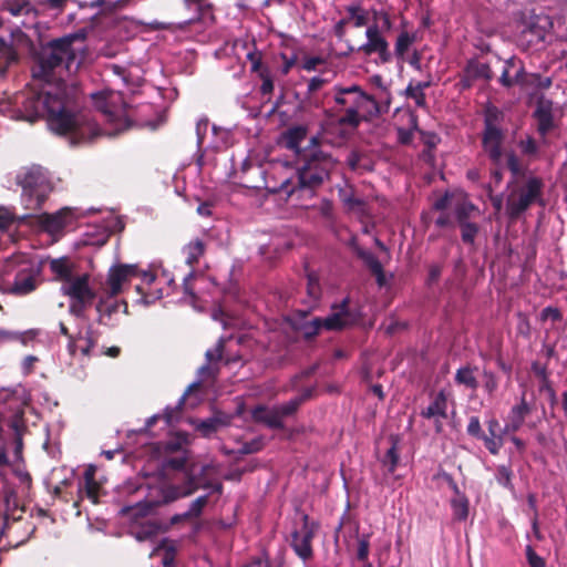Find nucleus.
<instances>
[{"mask_svg":"<svg viewBox=\"0 0 567 567\" xmlns=\"http://www.w3.org/2000/svg\"><path fill=\"white\" fill-rule=\"evenodd\" d=\"M83 41L84 34L76 32L42 44L32 74L45 83L40 90H28L14 97L17 118L33 123L45 116L49 128L71 145L90 143L102 135L91 115L80 110L78 87L61 79L83 50Z\"/></svg>","mask_w":567,"mask_h":567,"instance_id":"obj_1","label":"nucleus"},{"mask_svg":"<svg viewBox=\"0 0 567 567\" xmlns=\"http://www.w3.org/2000/svg\"><path fill=\"white\" fill-rule=\"evenodd\" d=\"M331 99L333 104L328 113L334 117V122L339 126L351 130L358 128L362 122H369L388 111V105L383 109L372 95L357 84L333 86Z\"/></svg>","mask_w":567,"mask_h":567,"instance_id":"obj_2","label":"nucleus"},{"mask_svg":"<svg viewBox=\"0 0 567 567\" xmlns=\"http://www.w3.org/2000/svg\"><path fill=\"white\" fill-rule=\"evenodd\" d=\"M336 166L333 157L321 150L315 148L303 154L297 167L296 176L284 181L281 192L297 199L311 198L330 176Z\"/></svg>","mask_w":567,"mask_h":567,"instance_id":"obj_3","label":"nucleus"},{"mask_svg":"<svg viewBox=\"0 0 567 567\" xmlns=\"http://www.w3.org/2000/svg\"><path fill=\"white\" fill-rule=\"evenodd\" d=\"M14 181L22 188V203L29 210L39 209L52 190L48 173L40 165L21 167L17 172Z\"/></svg>","mask_w":567,"mask_h":567,"instance_id":"obj_4","label":"nucleus"},{"mask_svg":"<svg viewBox=\"0 0 567 567\" xmlns=\"http://www.w3.org/2000/svg\"><path fill=\"white\" fill-rule=\"evenodd\" d=\"M506 198V213L512 219H517L533 204L544 205V182L537 176H527L523 182L509 181Z\"/></svg>","mask_w":567,"mask_h":567,"instance_id":"obj_5","label":"nucleus"},{"mask_svg":"<svg viewBox=\"0 0 567 567\" xmlns=\"http://www.w3.org/2000/svg\"><path fill=\"white\" fill-rule=\"evenodd\" d=\"M93 104L105 117V120L114 125V132L109 135L117 134L130 127L131 121L127 113V104L123 101L120 92L101 91L91 94Z\"/></svg>","mask_w":567,"mask_h":567,"instance_id":"obj_6","label":"nucleus"},{"mask_svg":"<svg viewBox=\"0 0 567 567\" xmlns=\"http://www.w3.org/2000/svg\"><path fill=\"white\" fill-rule=\"evenodd\" d=\"M225 340L220 338L213 349H208L205 353L206 363L198 369L197 382L190 384L187 391L181 396L175 408H166L163 416L168 425L177 421L179 411L184 405L185 399L190 390L198 386L202 382L215 379L219 372L218 362L223 359Z\"/></svg>","mask_w":567,"mask_h":567,"instance_id":"obj_7","label":"nucleus"},{"mask_svg":"<svg viewBox=\"0 0 567 567\" xmlns=\"http://www.w3.org/2000/svg\"><path fill=\"white\" fill-rule=\"evenodd\" d=\"M4 290L17 296H24L35 290L37 270L30 266H21L14 272L13 278H10L7 271V277L3 279Z\"/></svg>","mask_w":567,"mask_h":567,"instance_id":"obj_8","label":"nucleus"},{"mask_svg":"<svg viewBox=\"0 0 567 567\" xmlns=\"http://www.w3.org/2000/svg\"><path fill=\"white\" fill-rule=\"evenodd\" d=\"M547 17H530L519 25L518 41L522 45L530 47L543 42L547 33Z\"/></svg>","mask_w":567,"mask_h":567,"instance_id":"obj_9","label":"nucleus"},{"mask_svg":"<svg viewBox=\"0 0 567 567\" xmlns=\"http://www.w3.org/2000/svg\"><path fill=\"white\" fill-rule=\"evenodd\" d=\"M367 42L358 48V51L363 52L365 55L378 53L379 59L382 63H388L392 59V54L389 50V43L385 38L381 34L377 24L368 27L365 31Z\"/></svg>","mask_w":567,"mask_h":567,"instance_id":"obj_10","label":"nucleus"},{"mask_svg":"<svg viewBox=\"0 0 567 567\" xmlns=\"http://www.w3.org/2000/svg\"><path fill=\"white\" fill-rule=\"evenodd\" d=\"M90 275H76L68 284H63L61 290L63 295L69 296L71 300H80L83 302H93L95 291L89 285Z\"/></svg>","mask_w":567,"mask_h":567,"instance_id":"obj_11","label":"nucleus"},{"mask_svg":"<svg viewBox=\"0 0 567 567\" xmlns=\"http://www.w3.org/2000/svg\"><path fill=\"white\" fill-rule=\"evenodd\" d=\"M25 40V34L19 29L11 32L9 41L0 37V74H3L9 65L18 60V54L13 49V44H21Z\"/></svg>","mask_w":567,"mask_h":567,"instance_id":"obj_12","label":"nucleus"},{"mask_svg":"<svg viewBox=\"0 0 567 567\" xmlns=\"http://www.w3.org/2000/svg\"><path fill=\"white\" fill-rule=\"evenodd\" d=\"M78 217L74 209L64 207L55 214H44L41 216L43 228L50 234H59L64 227L70 225Z\"/></svg>","mask_w":567,"mask_h":567,"instance_id":"obj_13","label":"nucleus"},{"mask_svg":"<svg viewBox=\"0 0 567 567\" xmlns=\"http://www.w3.org/2000/svg\"><path fill=\"white\" fill-rule=\"evenodd\" d=\"M136 267L133 265H118L112 267L107 276V289L106 293L110 297H114L122 291V286L134 276Z\"/></svg>","mask_w":567,"mask_h":567,"instance_id":"obj_14","label":"nucleus"},{"mask_svg":"<svg viewBox=\"0 0 567 567\" xmlns=\"http://www.w3.org/2000/svg\"><path fill=\"white\" fill-rule=\"evenodd\" d=\"M504 140V133L501 128H489L484 131L483 134V147L491 161L498 166L502 162L503 152L502 143Z\"/></svg>","mask_w":567,"mask_h":567,"instance_id":"obj_15","label":"nucleus"},{"mask_svg":"<svg viewBox=\"0 0 567 567\" xmlns=\"http://www.w3.org/2000/svg\"><path fill=\"white\" fill-rule=\"evenodd\" d=\"M534 116L537 120V131L545 140L548 132L555 127L553 116V102L550 100L540 99L537 102Z\"/></svg>","mask_w":567,"mask_h":567,"instance_id":"obj_16","label":"nucleus"},{"mask_svg":"<svg viewBox=\"0 0 567 567\" xmlns=\"http://www.w3.org/2000/svg\"><path fill=\"white\" fill-rule=\"evenodd\" d=\"M198 489L195 473H185V481L182 485H171L164 489L163 497L165 503L174 502L181 497H186Z\"/></svg>","mask_w":567,"mask_h":567,"instance_id":"obj_17","label":"nucleus"},{"mask_svg":"<svg viewBox=\"0 0 567 567\" xmlns=\"http://www.w3.org/2000/svg\"><path fill=\"white\" fill-rule=\"evenodd\" d=\"M447 399L444 391H440L433 399V401L421 411V416L424 419H435L436 431L441 432L442 424L440 419H446L447 413Z\"/></svg>","mask_w":567,"mask_h":567,"instance_id":"obj_18","label":"nucleus"},{"mask_svg":"<svg viewBox=\"0 0 567 567\" xmlns=\"http://www.w3.org/2000/svg\"><path fill=\"white\" fill-rule=\"evenodd\" d=\"M251 416L256 422L264 423L269 429L282 430L285 427V423L276 406L258 405L252 409Z\"/></svg>","mask_w":567,"mask_h":567,"instance_id":"obj_19","label":"nucleus"},{"mask_svg":"<svg viewBox=\"0 0 567 567\" xmlns=\"http://www.w3.org/2000/svg\"><path fill=\"white\" fill-rule=\"evenodd\" d=\"M312 532L308 528L307 523L303 524L301 529L292 533L291 545L299 557L308 559L312 555L311 539Z\"/></svg>","mask_w":567,"mask_h":567,"instance_id":"obj_20","label":"nucleus"},{"mask_svg":"<svg viewBox=\"0 0 567 567\" xmlns=\"http://www.w3.org/2000/svg\"><path fill=\"white\" fill-rule=\"evenodd\" d=\"M338 195L341 203L349 212L359 216L367 215V203L362 198L357 197L352 188H339Z\"/></svg>","mask_w":567,"mask_h":567,"instance_id":"obj_21","label":"nucleus"},{"mask_svg":"<svg viewBox=\"0 0 567 567\" xmlns=\"http://www.w3.org/2000/svg\"><path fill=\"white\" fill-rule=\"evenodd\" d=\"M313 392H315V388H307L302 391V393L300 395L289 400L288 402L282 403L280 405H276L281 420L284 421L285 417L293 415L298 411V409L300 408V405L302 403H305L307 400L312 398Z\"/></svg>","mask_w":567,"mask_h":567,"instance_id":"obj_22","label":"nucleus"},{"mask_svg":"<svg viewBox=\"0 0 567 567\" xmlns=\"http://www.w3.org/2000/svg\"><path fill=\"white\" fill-rule=\"evenodd\" d=\"M348 299L339 306V310L322 319V326L327 330H340L347 326Z\"/></svg>","mask_w":567,"mask_h":567,"instance_id":"obj_23","label":"nucleus"},{"mask_svg":"<svg viewBox=\"0 0 567 567\" xmlns=\"http://www.w3.org/2000/svg\"><path fill=\"white\" fill-rule=\"evenodd\" d=\"M50 270L54 274L55 279L63 281V284H68L75 277V275H73L71 264L66 258L51 260Z\"/></svg>","mask_w":567,"mask_h":567,"instance_id":"obj_24","label":"nucleus"},{"mask_svg":"<svg viewBox=\"0 0 567 567\" xmlns=\"http://www.w3.org/2000/svg\"><path fill=\"white\" fill-rule=\"evenodd\" d=\"M13 400L17 401V406H25L30 402V395L22 386L0 390V403L6 404Z\"/></svg>","mask_w":567,"mask_h":567,"instance_id":"obj_25","label":"nucleus"},{"mask_svg":"<svg viewBox=\"0 0 567 567\" xmlns=\"http://www.w3.org/2000/svg\"><path fill=\"white\" fill-rule=\"evenodd\" d=\"M212 472H216V468L213 464H206L202 466L199 473L195 474L196 483L198 484V488L203 487L220 494L223 492V484L219 482L213 483L210 481L209 475Z\"/></svg>","mask_w":567,"mask_h":567,"instance_id":"obj_26","label":"nucleus"},{"mask_svg":"<svg viewBox=\"0 0 567 567\" xmlns=\"http://www.w3.org/2000/svg\"><path fill=\"white\" fill-rule=\"evenodd\" d=\"M347 164L351 171L357 173L369 172L373 168L372 163L368 156L357 151L349 153L347 156Z\"/></svg>","mask_w":567,"mask_h":567,"instance_id":"obj_27","label":"nucleus"},{"mask_svg":"<svg viewBox=\"0 0 567 567\" xmlns=\"http://www.w3.org/2000/svg\"><path fill=\"white\" fill-rule=\"evenodd\" d=\"M475 369L470 365H464L457 369L454 381L458 385H464L467 389L476 390L478 386L477 379L474 374Z\"/></svg>","mask_w":567,"mask_h":567,"instance_id":"obj_28","label":"nucleus"},{"mask_svg":"<svg viewBox=\"0 0 567 567\" xmlns=\"http://www.w3.org/2000/svg\"><path fill=\"white\" fill-rule=\"evenodd\" d=\"M306 290H307V298H308L307 299L308 307H309V309H312L318 305V302L321 298V293H322L321 286L319 284L318 277L316 275L309 274L307 276Z\"/></svg>","mask_w":567,"mask_h":567,"instance_id":"obj_29","label":"nucleus"},{"mask_svg":"<svg viewBox=\"0 0 567 567\" xmlns=\"http://www.w3.org/2000/svg\"><path fill=\"white\" fill-rule=\"evenodd\" d=\"M227 424L228 419L226 416H213L200 421L196 429L202 433L203 436L208 437L213 433L217 432L219 427Z\"/></svg>","mask_w":567,"mask_h":567,"instance_id":"obj_30","label":"nucleus"},{"mask_svg":"<svg viewBox=\"0 0 567 567\" xmlns=\"http://www.w3.org/2000/svg\"><path fill=\"white\" fill-rule=\"evenodd\" d=\"M162 529V525L155 520H148L140 526L138 529L132 532L136 540L145 542L153 539L158 535Z\"/></svg>","mask_w":567,"mask_h":567,"instance_id":"obj_31","label":"nucleus"},{"mask_svg":"<svg viewBox=\"0 0 567 567\" xmlns=\"http://www.w3.org/2000/svg\"><path fill=\"white\" fill-rule=\"evenodd\" d=\"M8 426L13 435H24L28 432V426L24 420V406H17L13 415L8 420Z\"/></svg>","mask_w":567,"mask_h":567,"instance_id":"obj_32","label":"nucleus"},{"mask_svg":"<svg viewBox=\"0 0 567 567\" xmlns=\"http://www.w3.org/2000/svg\"><path fill=\"white\" fill-rule=\"evenodd\" d=\"M186 256V264L193 266L198 262L205 251V245L200 239H196L186 245L183 249Z\"/></svg>","mask_w":567,"mask_h":567,"instance_id":"obj_33","label":"nucleus"},{"mask_svg":"<svg viewBox=\"0 0 567 567\" xmlns=\"http://www.w3.org/2000/svg\"><path fill=\"white\" fill-rule=\"evenodd\" d=\"M514 473L507 465H498L495 470V480L504 488L514 493L515 487L513 484Z\"/></svg>","mask_w":567,"mask_h":567,"instance_id":"obj_34","label":"nucleus"},{"mask_svg":"<svg viewBox=\"0 0 567 567\" xmlns=\"http://www.w3.org/2000/svg\"><path fill=\"white\" fill-rule=\"evenodd\" d=\"M399 452H398V439L391 436V446L386 451L384 457L382 458V464L388 468L389 473H393L399 463Z\"/></svg>","mask_w":567,"mask_h":567,"instance_id":"obj_35","label":"nucleus"},{"mask_svg":"<svg viewBox=\"0 0 567 567\" xmlns=\"http://www.w3.org/2000/svg\"><path fill=\"white\" fill-rule=\"evenodd\" d=\"M453 516L457 520H465L468 516V501L464 495H458L451 501Z\"/></svg>","mask_w":567,"mask_h":567,"instance_id":"obj_36","label":"nucleus"},{"mask_svg":"<svg viewBox=\"0 0 567 567\" xmlns=\"http://www.w3.org/2000/svg\"><path fill=\"white\" fill-rule=\"evenodd\" d=\"M530 411H532V408L526 402L525 395L523 394L520 402L518 404H515L511 409V411L508 413V417L524 424L525 419L527 415H529Z\"/></svg>","mask_w":567,"mask_h":567,"instance_id":"obj_37","label":"nucleus"},{"mask_svg":"<svg viewBox=\"0 0 567 567\" xmlns=\"http://www.w3.org/2000/svg\"><path fill=\"white\" fill-rule=\"evenodd\" d=\"M467 73L474 79H484L488 81L493 78L492 69L487 63H470Z\"/></svg>","mask_w":567,"mask_h":567,"instance_id":"obj_38","label":"nucleus"},{"mask_svg":"<svg viewBox=\"0 0 567 567\" xmlns=\"http://www.w3.org/2000/svg\"><path fill=\"white\" fill-rule=\"evenodd\" d=\"M461 228V237L464 244L474 247L475 237L478 234L480 227L475 223H462L458 224Z\"/></svg>","mask_w":567,"mask_h":567,"instance_id":"obj_39","label":"nucleus"},{"mask_svg":"<svg viewBox=\"0 0 567 567\" xmlns=\"http://www.w3.org/2000/svg\"><path fill=\"white\" fill-rule=\"evenodd\" d=\"M474 210H476V206L471 202H460L454 208V214L457 224L468 223V218L471 217Z\"/></svg>","mask_w":567,"mask_h":567,"instance_id":"obj_40","label":"nucleus"},{"mask_svg":"<svg viewBox=\"0 0 567 567\" xmlns=\"http://www.w3.org/2000/svg\"><path fill=\"white\" fill-rule=\"evenodd\" d=\"M321 318H312L310 321H306L298 327V330L303 334L306 339H311L317 336L322 328Z\"/></svg>","mask_w":567,"mask_h":567,"instance_id":"obj_41","label":"nucleus"},{"mask_svg":"<svg viewBox=\"0 0 567 567\" xmlns=\"http://www.w3.org/2000/svg\"><path fill=\"white\" fill-rule=\"evenodd\" d=\"M357 256L364 262L371 272H380V267L382 264L371 251H368L363 248H358Z\"/></svg>","mask_w":567,"mask_h":567,"instance_id":"obj_42","label":"nucleus"},{"mask_svg":"<svg viewBox=\"0 0 567 567\" xmlns=\"http://www.w3.org/2000/svg\"><path fill=\"white\" fill-rule=\"evenodd\" d=\"M207 503H208L207 495H202V496L197 497L196 499H194L190 503L189 508L187 509V512H185L182 515V517L183 518L198 517L202 514L203 508L207 505Z\"/></svg>","mask_w":567,"mask_h":567,"instance_id":"obj_43","label":"nucleus"},{"mask_svg":"<svg viewBox=\"0 0 567 567\" xmlns=\"http://www.w3.org/2000/svg\"><path fill=\"white\" fill-rule=\"evenodd\" d=\"M306 137V131L302 127L290 128L286 135L287 147L298 150L301 141Z\"/></svg>","mask_w":567,"mask_h":567,"instance_id":"obj_44","label":"nucleus"},{"mask_svg":"<svg viewBox=\"0 0 567 567\" xmlns=\"http://www.w3.org/2000/svg\"><path fill=\"white\" fill-rule=\"evenodd\" d=\"M261 80L260 93L262 96H269L274 92V78L269 70H261L259 73Z\"/></svg>","mask_w":567,"mask_h":567,"instance_id":"obj_45","label":"nucleus"},{"mask_svg":"<svg viewBox=\"0 0 567 567\" xmlns=\"http://www.w3.org/2000/svg\"><path fill=\"white\" fill-rule=\"evenodd\" d=\"M513 66V62L511 60L506 61L504 66H503V71H502V74H501V78H499V81L502 83V85L506 86V87H511L514 83L518 82L519 81V76L523 72V68H520L517 73H516V76L515 79L511 78L509 76V68Z\"/></svg>","mask_w":567,"mask_h":567,"instance_id":"obj_46","label":"nucleus"},{"mask_svg":"<svg viewBox=\"0 0 567 567\" xmlns=\"http://www.w3.org/2000/svg\"><path fill=\"white\" fill-rule=\"evenodd\" d=\"M3 9L8 10L12 16H20L24 10H28V0H4Z\"/></svg>","mask_w":567,"mask_h":567,"instance_id":"obj_47","label":"nucleus"},{"mask_svg":"<svg viewBox=\"0 0 567 567\" xmlns=\"http://www.w3.org/2000/svg\"><path fill=\"white\" fill-rule=\"evenodd\" d=\"M503 114L496 107H488L485 113V130L499 128L498 123L502 120Z\"/></svg>","mask_w":567,"mask_h":567,"instance_id":"obj_48","label":"nucleus"},{"mask_svg":"<svg viewBox=\"0 0 567 567\" xmlns=\"http://www.w3.org/2000/svg\"><path fill=\"white\" fill-rule=\"evenodd\" d=\"M414 38L410 35L408 32H402L396 39L395 43V54L398 56H403L408 51L410 45L412 44Z\"/></svg>","mask_w":567,"mask_h":567,"instance_id":"obj_49","label":"nucleus"},{"mask_svg":"<svg viewBox=\"0 0 567 567\" xmlns=\"http://www.w3.org/2000/svg\"><path fill=\"white\" fill-rule=\"evenodd\" d=\"M483 380H484V383H483L484 390L486 391V393L488 395H493L494 392L498 389L497 377L495 375L494 372H492L489 370H484L483 371Z\"/></svg>","mask_w":567,"mask_h":567,"instance_id":"obj_50","label":"nucleus"},{"mask_svg":"<svg viewBox=\"0 0 567 567\" xmlns=\"http://www.w3.org/2000/svg\"><path fill=\"white\" fill-rule=\"evenodd\" d=\"M507 167L512 173L511 181H519V176L524 175L519 159L517 158V156L514 153H509L507 155Z\"/></svg>","mask_w":567,"mask_h":567,"instance_id":"obj_51","label":"nucleus"},{"mask_svg":"<svg viewBox=\"0 0 567 567\" xmlns=\"http://www.w3.org/2000/svg\"><path fill=\"white\" fill-rule=\"evenodd\" d=\"M404 93H405L406 97L414 100L416 106H419V107H425L426 106L425 93L421 92V91H417L414 87H412V81L406 86Z\"/></svg>","mask_w":567,"mask_h":567,"instance_id":"obj_52","label":"nucleus"},{"mask_svg":"<svg viewBox=\"0 0 567 567\" xmlns=\"http://www.w3.org/2000/svg\"><path fill=\"white\" fill-rule=\"evenodd\" d=\"M370 540L369 535H362L358 539L357 558L360 561H365L369 556Z\"/></svg>","mask_w":567,"mask_h":567,"instance_id":"obj_53","label":"nucleus"},{"mask_svg":"<svg viewBox=\"0 0 567 567\" xmlns=\"http://www.w3.org/2000/svg\"><path fill=\"white\" fill-rule=\"evenodd\" d=\"M318 210L326 220L332 221L334 219V209L331 200L323 198L318 205Z\"/></svg>","mask_w":567,"mask_h":567,"instance_id":"obj_54","label":"nucleus"},{"mask_svg":"<svg viewBox=\"0 0 567 567\" xmlns=\"http://www.w3.org/2000/svg\"><path fill=\"white\" fill-rule=\"evenodd\" d=\"M167 539H163L162 543L158 545V547L155 550H158L161 548H165V554L162 559V564L164 567H172L174 565L175 560V548L173 546H169L166 548Z\"/></svg>","mask_w":567,"mask_h":567,"instance_id":"obj_55","label":"nucleus"},{"mask_svg":"<svg viewBox=\"0 0 567 567\" xmlns=\"http://www.w3.org/2000/svg\"><path fill=\"white\" fill-rule=\"evenodd\" d=\"M539 392H544L546 393L547 398H548V401L550 403V405H555L557 403V395H556V392L555 390L553 389L549 380L547 379V377L544 374L543 377V382L542 384L539 385Z\"/></svg>","mask_w":567,"mask_h":567,"instance_id":"obj_56","label":"nucleus"},{"mask_svg":"<svg viewBox=\"0 0 567 567\" xmlns=\"http://www.w3.org/2000/svg\"><path fill=\"white\" fill-rule=\"evenodd\" d=\"M467 433L476 439H482L485 434L482 431L481 422L477 416H471L467 424Z\"/></svg>","mask_w":567,"mask_h":567,"instance_id":"obj_57","label":"nucleus"},{"mask_svg":"<svg viewBox=\"0 0 567 567\" xmlns=\"http://www.w3.org/2000/svg\"><path fill=\"white\" fill-rule=\"evenodd\" d=\"M93 302H83L80 300H71L69 312L78 318H83L85 310L87 307H90Z\"/></svg>","mask_w":567,"mask_h":567,"instance_id":"obj_58","label":"nucleus"},{"mask_svg":"<svg viewBox=\"0 0 567 567\" xmlns=\"http://www.w3.org/2000/svg\"><path fill=\"white\" fill-rule=\"evenodd\" d=\"M481 440L484 441L485 447L489 451L491 454L496 455L502 447V440L497 436H486L484 435Z\"/></svg>","mask_w":567,"mask_h":567,"instance_id":"obj_59","label":"nucleus"},{"mask_svg":"<svg viewBox=\"0 0 567 567\" xmlns=\"http://www.w3.org/2000/svg\"><path fill=\"white\" fill-rule=\"evenodd\" d=\"M520 151L525 155H535L538 152L537 144L533 137L522 140L518 144Z\"/></svg>","mask_w":567,"mask_h":567,"instance_id":"obj_60","label":"nucleus"},{"mask_svg":"<svg viewBox=\"0 0 567 567\" xmlns=\"http://www.w3.org/2000/svg\"><path fill=\"white\" fill-rule=\"evenodd\" d=\"M209 128V122L207 118H200L196 124V135H197V145L198 150H200L204 137Z\"/></svg>","mask_w":567,"mask_h":567,"instance_id":"obj_61","label":"nucleus"},{"mask_svg":"<svg viewBox=\"0 0 567 567\" xmlns=\"http://www.w3.org/2000/svg\"><path fill=\"white\" fill-rule=\"evenodd\" d=\"M526 558L530 567H545L544 559L529 545L526 546Z\"/></svg>","mask_w":567,"mask_h":567,"instance_id":"obj_62","label":"nucleus"},{"mask_svg":"<svg viewBox=\"0 0 567 567\" xmlns=\"http://www.w3.org/2000/svg\"><path fill=\"white\" fill-rule=\"evenodd\" d=\"M517 318H518L517 328H516L517 332L524 337H529L530 324H529L528 318L520 312L517 315Z\"/></svg>","mask_w":567,"mask_h":567,"instance_id":"obj_63","label":"nucleus"},{"mask_svg":"<svg viewBox=\"0 0 567 567\" xmlns=\"http://www.w3.org/2000/svg\"><path fill=\"white\" fill-rule=\"evenodd\" d=\"M118 309V303L117 302H113V303H107L103 300H101L97 305H96V310L97 312L100 313L101 318L104 316V315H107V316H111L112 313L116 312Z\"/></svg>","mask_w":567,"mask_h":567,"instance_id":"obj_64","label":"nucleus"}]
</instances>
